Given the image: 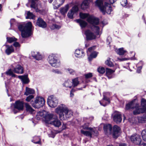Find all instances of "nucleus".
<instances>
[{
  "label": "nucleus",
  "mask_w": 146,
  "mask_h": 146,
  "mask_svg": "<svg viewBox=\"0 0 146 146\" xmlns=\"http://www.w3.org/2000/svg\"><path fill=\"white\" fill-rule=\"evenodd\" d=\"M55 112L59 115L61 120H65L72 115V111L69 110L65 105L62 104L58 106L55 109Z\"/></svg>",
  "instance_id": "nucleus-1"
},
{
  "label": "nucleus",
  "mask_w": 146,
  "mask_h": 146,
  "mask_svg": "<svg viewBox=\"0 0 146 146\" xmlns=\"http://www.w3.org/2000/svg\"><path fill=\"white\" fill-rule=\"evenodd\" d=\"M32 24L31 22H29L25 25H21L19 26L18 29L21 32V35L23 38H26L30 36L32 33Z\"/></svg>",
  "instance_id": "nucleus-2"
},
{
  "label": "nucleus",
  "mask_w": 146,
  "mask_h": 146,
  "mask_svg": "<svg viewBox=\"0 0 146 146\" xmlns=\"http://www.w3.org/2000/svg\"><path fill=\"white\" fill-rule=\"evenodd\" d=\"M97 25H92L91 27L92 31L87 30L85 32L87 40H92L96 38V36L100 34V29Z\"/></svg>",
  "instance_id": "nucleus-3"
},
{
  "label": "nucleus",
  "mask_w": 146,
  "mask_h": 146,
  "mask_svg": "<svg viewBox=\"0 0 146 146\" xmlns=\"http://www.w3.org/2000/svg\"><path fill=\"white\" fill-rule=\"evenodd\" d=\"M54 117L53 114L48 113L45 111L38 112L36 115V118L38 120L42 119L46 123H50Z\"/></svg>",
  "instance_id": "nucleus-4"
},
{
  "label": "nucleus",
  "mask_w": 146,
  "mask_h": 146,
  "mask_svg": "<svg viewBox=\"0 0 146 146\" xmlns=\"http://www.w3.org/2000/svg\"><path fill=\"white\" fill-rule=\"evenodd\" d=\"M96 5L98 7L103 14H104L106 12L108 14H110L112 11L111 7L108 3H105V6L103 5L102 0H97L95 2Z\"/></svg>",
  "instance_id": "nucleus-5"
},
{
  "label": "nucleus",
  "mask_w": 146,
  "mask_h": 146,
  "mask_svg": "<svg viewBox=\"0 0 146 146\" xmlns=\"http://www.w3.org/2000/svg\"><path fill=\"white\" fill-rule=\"evenodd\" d=\"M134 100L131 101L128 104H126L125 108L126 110L133 109L135 110L133 111V113L134 115L139 114L145 112V110L141 108H140L138 104L135 103Z\"/></svg>",
  "instance_id": "nucleus-6"
},
{
  "label": "nucleus",
  "mask_w": 146,
  "mask_h": 146,
  "mask_svg": "<svg viewBox=\"0 0 146 146\" xmlns=\"http://www.w3.org/2000/svg\"><path fill=\"white\" fill-rule=\"evenodd\" d=\"M83 129H84L88 130V131H85L83 130H81V133L84 135L91 137L92 135H94L96 136L98 134V132L94 127V128L89 127L87 124H85L82 126Z\"/></svg>",
  "instance_id": "nucleus-7"
},
{
  "label": "nucleus",
  "mask_w": 146,
  "mask_h": 146,
  "mask_svg": "<svg viewBox=\"0 0 146 146\" xmlns=\"http://www.w3.org/2000/svg\"><path fill=\"white\" fill-rule=\"evenodd\" d=\"M80 17L82 19H86L87 21L92 25H98L99 23V19L92 16L90 15L89 14L80 13Z\"/></svg>",
  "instance_id": "nucleus-8"
},
{
  "label": "nucleus",
  "mask_w": 146,
  "mask_h": 146,
  "mask_svg": "<svg viewBox=\"0 0 146 146\" xmlns=\"http://www.w3.org/2000/svg\"><path fill=\"white\" fill-rule=\"evenodd\" d=\"M48 60L50 64L53 67L58 68L60 66V61L57 58L56 54H52L50 55Z\"/></svg>",
  "instance_id": "nucleus-9"
},
{
  "label": "nucleus",
  "mask_w": 146,
  "mask_h": 146,
  "mask_svg": "<svg viewBox=\"0 0 146 146\" xmlns=\"http://www.w3.org/2000/svg\"><path fill=\"white\" fill-rule=\"evenodd\" d=\"M45 101L44 99L40 97H37L34 102L32 101L31 103L33 107L35 108H39L43 106Z\"/></svg>",
  "instance_id": "nucleus-10"
},
{
  "label": "nucleus",
  "mask_w": 146,
  "mask_h": 146,
  "mask_svg": "<svg viewBox=\"0 0 146 146\" xmlns=\"http://www.w3.org/2000/svg\"><path fill=\"white\" fill-rule=\"evenodd\" d=\"M47 103L49 106L51 108H54L56 106L58 103V99L53 95L48 97Z\"/></svg>",
  "instance_id": "nucleus-11"
},
{
  "label": "nucleus",
  "mask_w": 146,
  "mask_h": 146,
  "mask_svg": "<svg viewBox=\"0 0 146 146\" xmlns=\"http://www.w3.org/2000/svg\"><path fill=\"white\" fill-rule=\"evenodd\" d=\"M131 141L135 144L140 145L141 142V139L140 136L137 134H133L130 137Z\"/></svg>",
  "instance_id": "nucleus-12"
},
{
  "label": "nucleus",
  "mask_w": 146,
  "mask_h": 146,
  "mask_svg": "<svg viewBox=\"0 0 146 146\" xmlns=\"http://www.w3.org/2000/svg\"><path fill=\"white\" fill-rule=\"evenodd\" d=\"M11 67L13 68V71L14 72L18 74L23 73V68L20 64L14 63L11 65Z\"/></svg>",
  "instance_id": "nucleus-13"
},
{
  "label": "nucleus",
  "mask_w": 146,
  "mask_h": 146,
  "mask_svg": "<svg viewBox=\"0 0 146 146\" xmlns=\"http://www.w3.org/2000/svg\"><path fill=\"white\" fill-rule=\"evenodd\" d=\"M78 10V6H74L72 9L68 12L67 16L70 19H72L73 18V15L75 13L77 12Z\"/></svg>",
  "instance_id": "nucleus-14"
},
{
  "label": "nucleus",
  "mask_w": 146,
  "mask_h": 146,
  "mask_svg": "<svg viewBox=\"0 0 146 146\" xmlns=\"http://www.w3.org/2000/svg\"><path fill=\"white\" fill-rule=\"evenodd\" d=\"M37 0H32L31 7L35 9L36 12L40 13L41 11L40 9L41 7L40 5H36V2Z\"/></svg>",
  "instance_id": "nucleus-15"
},
{
  "label": "nucleus",
  "mask_w": 146,
  "mask_h": 146,
  "mask_svg": "<svg viewBox=\"0 0 146 146\" xmlns=\"http://www.w3.org/2000/svg\"><path fill=\"white\" fill-rule=\"evenodd\" d=\"M113 119L114 121L117 123H119L122 121V118L120 113L118 112L114 113Z\"/></svg>",
  "instance_id": "nucleus-16"
},
{
  "label": "nucleus",
  "mask_w": 146,
  "mask_h": 146,
  "mask_svg": "<svg viewBox=\"0 0 146 146\" xmlns=\"http://www.w3.org/2000/svg\"><path fill=\"white\" fill-rule=\"evenodd\" d=\"M14 108L18 110H22L23 109L24 104L23 102L20 100L16 101L14 105Z\"/></svg>",
  "instance_id": "nucleus-17"
},
{
  "label": "nucleus",
  "mask_w": 146,
  "mask_h": 146,
  "mask_svg": "<svg viewBox=\"0 0 146 146\" xmlns=\"http://www.w3.org/2000/svg\"><path fill=\"white\" fill-rule=\"evenodd\" d=\"M36 24L39 27L43 28H46L47 26L46 22L44 21L42 19L40 18H38L37 19Z\"/></svg>",
  "instance_id": "nucleus-18"
},
{
  "label": "nucleus",
  "mask_w": 146,
  "mask_h": 146,
  "mask_svg": "<svg viewBox=\"0 0 146 146\" xmlns=\"http://www.w3.org/2000/svg\"><path fill=\"white\" fill-rule=\"evenodd\" d=\"M120 129L119 127L117 125L113 127L112 135L114 138L116 139L118 137Z\"/></svg>",
  "instance_id": "nucleus-19"
},
{
  "label": "nucleus",
  "mask_w": 146,
  "mask_h": 146,
  "mask_svg": "<svg viewBox=\"0 0 146 146\" xmlns=\"http://www.w3.org/2000/svg\"><path fill=\"white\" fill-rule=\"evenodd\" d=\"M64 1V0H54L53 3L54 9H56L62 5Z\"/></svg>",
  "instance_id": "nucleus-20"
},
{
  "label": "nucleus",
  "mask_w": 146,
  "mask_h": 146,
  "mask_svg": "<svg viewBox=\"0 0 146 146\" xmlns=\"http://www.w3.org/2000/svg\"><path fill=\"white\" fill-rule=\"evenodd\" d=\"M50 123L58 127H59L61 124V121L57 117H54L53 120L51 121Z\"/></svg>",
  "instance_id": "nucleus-21"
},
{
  "label": "nucleus",
  "mask_w": 146,
  "mask_h": 146,
  "mask_svg": "<svg viewBox=\"0 0 146 146\" xmlns=\"http://www.w3.org/2000/svg\"><path fill=\"white\" fill-rule=\"evenodd\" d=\"M74 55L76 57L80 58L84 57L85 54L82 50L78 49L76 50Z\"/></svg>",
  "instance_id": "nucleus-22"
},
{
  "label": "nucleus",
  "mask_w": 146,
  "mask_h": 146,
  "mask_svg": "<svg viewBox=\"0 0 146 146\" xmlns=\"http://www.w3.org/2000/svg\"><path fill=\"white\" fill-rule=\"evenodd\" d=\"M18 77L21 80L23 84H27L29 82V80L27 75L19 76Z\"/></svg>",
  "instance_id": "nucleus-23"
},
{
  "label": "nucleus",
  "mask_w": 146,
  "mask_h": 146,
  "mask_svg": "<svg viewBox=\"0 0 146 146\" xmlns=\"http://www.w3.org/2000/svg\"><path fill=\"white\" fill-rule=\"evenodd\" d=\"M6 49L5 50V52L7 54L9 55L11 53L14 52V49L12 46L6 45Z\"/></svg>",
  "instance_id": "nucleus-24"
},
{
  "label": "nucleus",
  "mask_w": 146,
  "mask_h": 146,
  "mask_svg": "<svg viewBox=\"0 0 146 146\" xmlns=\"http://www.w3.org/2000/svg\"><path fill=\"white\" fill-rule=\"evenodd\" d=\"M104 131L107 133H111L112 127L111 125L108 124L104 125Z\"/></svg>",
  "instance_id": "nucleus-25"
},
{
  "label": "nucleus",
  "mask_w": 146,
  "mask_h": 146,
  "mask_svg": "<svg viewBox=\"0 0 146 146\" xmlns=\"http://www.w3.org/2000/svg\"><path fill=\"white\" fill-rule=\"evenodd\" d=\"M69 7V5L67 4L64 7L61 8L60 11L61 14L63 15H65L67 12Z\"/></svg>",
  "instance_id": "nucleus-26"
},
{
  "label": "nucleus",
  "mask_w": 146,
  "mask_h": 146,
  "mask_svg": "<svg viewBox=\"0 0 146 146\" xmlns=\"http://www.w3.org/2000/svg\"><path fill=\"white\" fill-rule=\"evenodd\" d=\"M107 94V93H104V94H103L104 97L103 98V99L106 101L108 102V103H105L103 102V103H102L101 102V101H100V104L101 105L103 106H106V105H107V104H108L110 103V102L109 98L106 96V94Z\"/></svg>",
  "instance_id": "nucleus-27"
},
{
  "label": "nucleus",
  "mask_w": 146,
  "mask_h": 146,
  "mask_svg": "<svg viewBox=\"0 0 146 146\" xmlns=\"http://www.w3.org/2000/svg\"><path fill=\"white\" fill-rule=\"evenodd\" d=\"M76 22L78 23L81 28L85 27L87 25V23L84 21L79 19L76 20Z\"/></svg>",
  "instance_id": "nucleus-28"
},
{
  "label": "nucleus",
  "mask_w": 146,
  "mask_h": 146,
  "mask_svg": "<svg viewBox=\"0 0 146 146\" xmlns=\"http://www.w3.org/2000/svg\"><path fill=\"white\" fill-rule=\"evenodd\" d=\"M32 56L37 60H40L42 58L41 56L39 53L36 52H31Z\"/></svg>",
  "instance_id": "nucleus-29"
},
{
  "label": "nucleus",
  "mask_w": 146,
  "mask_h": 146,
  "mask_svg": "<svg viewBox=\"0 0 146 146\" xmlns=\"http://www.w3.org/2000/svg\"><path fill=\"white\" fill-rule=\"evenodd\" d=\"M26 110L27 112H29L31 113H34L35 110L33 109L31 107L28 103H26L25 104Z\"/></svg>",
  "instance_id": "nucleus-30"
},
{
  "label": "nucleus",
  "mask_w": 146,
  "mask_h": 146,
  "mask_svg": "<svg viewBox=\"0 0 146 146\" xmlns=\"http://www.w3.org/2000/svg\"><path fill=\"white\" fill-rule=\"evenodd\" d=\"M35 93V91L34 90L28 87H26L24 95L27 96L29 94H33Z\"/></svg>",
  "instance_id": "nucleus-31"
},
{
  "label": "nucleus",
  "mask_w": 146,
  "mask_h": 146,
  "mask_svg": "<svg viewBox=\"0 0 146 146\" xmlns=\"http://www.w3.org/2000/svg\"><path fill=\"white\" fill-rule=\"evenodd\" d=\"M114 70L110 69L107 68L106 69V74L108 78L110 79L112 78L111 75L114 72Z\"/></svg>",
  "instance_id": "nucleus-32"
},
{
  "label": "nucleus",
  "mask_w": 146,
  "mask_h": 146,
  "mask_svg": "<svg viewBox=\"0 0 146 146\" xmlns=\"http://www.w3.org/2000/svg\"><path fill=\"white\" fill-rule=\"evenodd\" d=\"M88 2L87 0H84L81 5V8L84 9L88 7Z\"/></svg>",
  "instance_id": "nucleus-33"
},
{
  "label": "nucleus",
  "mask_w": 146,
  "mask_h": 146,
  "mask_svg": "<svg viewBox=\"0 0 146 146\" xmlns=\"http://www.w3.org/2000/svg\"><path fill=\"white\" fill-rule=\"evenodd\" d=\"M116 52L119 55H123L124 53L127 52V51L124 50L123 48H122L117 50Z\"/></svg>",
  "instance_id": "nucleus-34"
},
{
  "label": "nucleus",
  "mask_w": 146,
  "mask_h": 146,
  "mask_svg": "<svg viewBox=\"0 0 146 146\" xmlns=\"http://www.w3.org/2000/svg\"><path fill=\"white\" fill-rule=\"evenodd\" d=\"M32 141L35 144H40V139L38 136H35L33 137Z\"/></svg>",
  "instance_id": "nucleus-35"
},
{
  "label": "nucleus",
  "mask_w": 146,
  "mask_h": 146,
  "mask_svg": "<svg viewBox=\"0 0 146 146\" xmlns=\"http://www.w3.org/2000/svg\"><path fill=\"white\" fill-rule=\"evenodd\" d=\"M141 105L143 109L145 110V111H146V100L144 98H142L141 100Z\"/></svg>",
  "instance_id": "nucleus-36"
},
{
  "label": "nucleus",
  "mask_w": 146,
  "mask_h": 146,
  "mask_svg": "<svg viewBox=\"0 0 146 146\" xmlns=\"http://www.w3.org/2000/svg\"><path fill=\"white\" fill-rule=\"evenodd\" d=\"M27 16L26 17V19H33L35 17L34 15L32 13H31L29 11H28L27 13Z\"/></svg>",
  "instance_id": "nucleus-37"
},
{
  "label": "nucleus",
  "mask_w": 146,
  "mask_h": 146,
  "mask_svg": "<svg viewBox=\"0 0 146 146\" xmlns=\"http://www.w3.org/2000/svg\"><path fill=\"white\" fill-rule=\"evenodd\" d=\"M7 41L9 43H11L13 42H15L17 40V39L14 37H7Z\"/></svg>",
  "instance_id": "nucleus-38"
},
{
  "label": "nucleus",
  "mask_w": 146,
  "mask_h": 146,
  "mask_svg": "<svg viewBox=\"0 0 146 146\" xmlns=\"http://www.w3.org/2000/svg\"><path fill=\"white\" fill-rule=\"evenodd\" d=\"M98 55V53L95 51H94L91 54L90 56L88 57L89 60H91L92 58H96Z\"/></svg>",
  "instance_id": "nucleus-39"
},
{
  "label": "nucleus",
  "mask_w": 146,
  "mask_h": 146,
  "mask_svg": "<svg viewBox=\"0 0 146 146\" xmlns=\"http://www.w3.org/2000/svg\"><path fill=\"white\" fill-rule=\"evenodd\" d=\"M13 70H12L11 69H10L6 72V73L7 75L11 76L12 77H15L17 76L13 73Z\"/></svg>",
  "instance_id": "nucleus-40"
},
{
  "label": "nucleus",
  "mask_w": 146,
  "mask_h": 146,
  "mask_svg": "<svg viewBox=\"0 0 146 146\" xmlns=\"http://www.w3.org/2000/svg\"><path fill=\"white\" fill-rule=\"evenodd\" d=\"M141 134L143 140L146 141V129L142 131Z\"/></svg>",
  "instance_id": "nucleus-41"
},
{
  "label": "nucleus",
  "mask_w": 146,
  "mask_h": 146,
  "mask_svg": "<svg viewBox=\"0 0 146 146\" xmlns=\"http://www.w3.org/2000/svg\"><path fill=\"white\" fill-rule=\"evenodd\" d=\"M71 82L69 80H68L64 82V86L66 87L71 88Z\"/></svg>",
  "instance_id": "nucleus-42"
},
{
  "label": "nucleus",
  "mask_w": 146,
  "mask_h": 146,
  "mask_svg": "<svg viewBox=\"0 0 146 146\" xmlns=\"http://www.w3.org/2000/svg\"><path fill=\"white\" fill-rule=\"evenodd\" d=\"M72 85L74 87H75L78 86L79 84V82L78 81V78H76L73 79L72 80Z\"/></svg>",
  "instance_id": "nucleus-43"
},
{
  "label": "nucleus",
  "mask_w": 146,
  "mask_h": 146,
  "mask_svg": "<svg viewBox=\"0 0 146 146\" xmlns=\"http://www.w3.org/2000/svg\"><path fill=\"white\" fill-rule=\"evenodd\" d=\"M110 58H109L107 59L105 62L106 64L110 67H111L113 66V64L110 60Z\"/></svg>",
  "instance_id": "nucleus-44"
},
{
  "label": "nucleus",
  "mask_w": 146,
  "mask_h": 146,
  "mask_svg": "<svg viewBox=\"0 0 146 146\" xmlns=\"http://www.w3.org/2000/svg\"><path fill=\"white\" fill-rule=\"evenodd\" d=\"M143 65V63L142 62H141L137 64V66H139V65H141V66H139L137 67V72L139 73L141 72V70L142 68V66Z\"/></svg>",
  "instance_id": "nucleus-45"
},
{
  "label": "nucleus",
  "mask_w": 146,
  "mask_h": 146,
  "mask_svg": "<svg viewBox=\"0 0 146 146\" xmlns=\"http://www.w3.org/2000/svg\"><path fill=\"white\" fill-rule=\"evenodd\" d=\"M66 71L69 73L70 74L74 75L75 74V72L73 69L70 68H67L66 69Z\"/></svg>",
  "instance_id": "nucleus-46"
},
{
  "label": "nucleus",
  "mask_w": 146,
  "mask_h": 146,
  "mask_svg": "<svg viewBox=\"0 0 146 146\" xmlns=\"http://www.w3.org/2000/svg\"><path fill=\"white\" fill-rule=\"evenodd\" d=\"M60 27L57 25L53 24L50 26V28L51 29H59Z\"/></svg>",
  "instance_id": "nucleus-47"
},
{
  "label": "nucleus",
  "mask_w": 146,
  "mask_h": 146,
  "mask_svg": "<svg viewBox=\"0 0 146 146\" xmlns=\"http://www.w3.org/2000/svg\"><path fill=\"white\" fill-rule=\"evenodd\" d=\"M98 71L100 74H103L105 72V69L103 67H99L97 69Z\"/></svg>",
  "instance_id": "nucleus-48"
},
{
  "label": "nucleus",
  "mask_w": 146,
  "mask_h": 146,
  "mask_svg": "<svg viewBox=\"0 0 146 146\" xmlns=\"http://www.w3.org/2000/svg\"><path fill=\"white\" fill-rule=\"evenodd\" d=\"M34 98V96L33 95H30L26 98L25 100L27 102H30L31 101V100L33 99Z\"/></svg>",
  "instance_id": "nucleus-49"
},
{
  "label": "nucleus",
  "mask_w": 146,
  "mask_h": 146,
  "mask_svg": "<svg viewBox=\"0 0 146 146\" xmlns=\"http://www.w3.org/2000/svg\"><path fill=\"white\" fill-rule=\"evenodd\" d=\"M121 4L123 6H125L127 4V0H122Z\"/></svg>",
  "instance_id": "nucleus-50"
},
{
  "label": "nucleus",
  "mask_w": 146,
  "mask_h": 146,
  "mask_svg": "<svg viewBox=\"0 0 146 146\" xmlns=\"http://www.w3.org/2000/svg\"><path fill=\"white\" fill-rule=\"evenodd\" d=\"M85 76L86 78H91L92 76V74L91 73H89L85 74Z\"/></svg>",
  "instance_id": "nucleus-51"
},
{
  "label": "nucleus",
  "mask_w": 146,
  "mask_h": 146,
  "mask_svg": "<svg viewBox=\"0 0 146 146\" xmlns=\"http://www.w3.org/2000/svg\"><path fill=\"white\" fill-rule=\"evenodd\" d=\"M13 45L15 47H19L20 45L18 42H14L13 44Z\"/></svg>",
  "instance_id": "nucleus-52"
},
{
  "label": "nucleus",
  "mask_w": 146,
  "mask_h": 146,
  "mask_svg": "<svg viewBox=\"0 0 146 146\" xmlns=\"http://www.w3.org/2000/svg\"><path fill=\"white\" fill-rule=\"evenodd\" d=\"M94 48L95 47L93 46L88 48V50L87 51L88 54H89V52H91L92 51V50L94 49Z\"/></svg>",
  "instance_id": "nucleus-53"
},
{
  "label": "nucleus",
  "mask_w": 146,
  "mask_h": 146,
  "mask_svg": "<svg viewBox=\"0 0 146 146\" xmlns=\"http://www.w3.org/2000/svg\"><path fill=\"white\" fill-rule=\"evenodd\" d=\"M52 72L54 73H55L57 74H61V72L60 71H59L58 70H52Z\"/></svg>",
  "instance_id": "nucleus-54"
},
{
  "label": "nucleus",
  "mask_w": 146,
  "mask_h": 146,
  "mask_svg": "<svg viewBox=\"0 0 146 146\" xmlns=\"http://www.w3.org/2000/svg\"><path fill=\"white\" fill-rule=\"evenodd\" d=\"M118 60L120 61H124L125 60H128L127 58H118Z\"/></svg>",
  "instance_id": "nucleus-55"
},
{
  "label": "nucleus",
  "mask_w": 146,
  "mask_h": 146,
  "mask_svg": "<svg viewBox=\"0 0 146 146\" xmlns=\"http://www.w3.org/2000/svg\"><path fill=\"white\" fill-rule=\"evenodd\" d=\"M138 119L139 122H141V123H142L143 122V121H144V118L143 117H139V118Z\"/></svg>",
  "instance_id": "nucleus-56"
},
{
  "label": "nucleus",
  "mask_w": 146,
  "mask_h": 146,
  "mask_svg": "<svg viewBox=\"0 0 146 146\" xmlns=\"http://www.w3.org/2000/svg\"><path fill=\"white\" fill-rule=\"evenodd\" d=\"M75 90L73 89H72L70 91V96L71 97H73L74 96V94L72 93V92H74Z\"/></svg>",
  "instance_id": "nucleus-57"
},
{
  "label": "nucleus",
  "mask_w": 146,
  "mask_h": 146,
  "mask_svg": "<svg viewBox=\"0 0 146 146\" xmlns=\"http://www.w3.org/2000/svg\"><path fill=\"white\" fill-rule=\"evenodd\" d=\"M109 1L110 3L113 4L114 3L115 1L116 0H109Z\"/></svg>",
  "instance_id": "nucleus-58"
},
{
  "label": "nucleus",
  "mask_w": 146,
  "mask_h": 146,
  "mask_svg": "<svg viewBox=\"0 0 146 146\" xmlns=\"http://www.w3.org/2000/svg\"><path fill=\"white\" fill-rule=\"evenodd\" d=\"M15 21L14 19H12L10 20V23L11 25L13 24V22Z\"/></svg>",
  "instance_id": "nucleus-59"
},
{
  "label": "nucleus",
  "mask_w": 146,
  "mask_h": 146,
  "mask_svg": "<svg viewBox=\"0 0 146 146\" xmlns=\"http://www.w3.org/2000/svg\"><path fill=\"white\" fill-rule=\"evenodd\" d=\"M119 146H127L126 145L125 143H121L119 145Z\"/></svg>",
  "instance_id": "nucleus-60"
},
{
  "label": "nucleus",
  "mask_w": 146,
  "mask_h": 146,
  "mask_svg": "<svg viewBox=\"0 0 146 146\" xmlns=\"http://www.w3.org/2000/svg\"><path fill=\"white\" fill-rule=\"evenodd\" d=\"M94 119V117H89V119L91 121L92 120Z\"/></svg>",
  "instance_id": "nucleus-61"
},
{
  "label": "nucleus",
  "mask_w": 146,
  "mask_h": 146,
  "mask_svg": "<svg viewBox=\"0 0 146 146\" xmlns=\"http://www.w3.org/2000/svg\"><path fill=\"white\" fill-rule=\"evenodd\" d=\"M2 10V5L0 4V11H1Z\"/></svg>",
  "instance_id": "nucleus-62"
},
{
  "label": "nucleus",
  "mask_w": 146,
  "mask_h": 146,
  "mask_svg": "<svg viewBox=\"0 0 146 146\" xmlns=\"http://www.w3.org/2000/svg\"><path fill=\"white\" fill-rule=\"evenodd\" d=\"M53 0H49L48 1L49 3H51L52 2Z\"/></svg>",
  "instance_id": "nucleus-63"
},
{
  "label": "nucleus",
  "mask_w": 146,
  "mask_h": 146,
  "mask_svg": "<svg viewBox=\"0 0 146 146\" xmlns=\"http://www.w3.org/2000/svg\"><path fill=\"white\" fill-rule=\"evenodd\" d=\"M107 146H113V145H108Z\"/></svg>",
  "instance_id": "nucleus-64"
}]
</instances>
